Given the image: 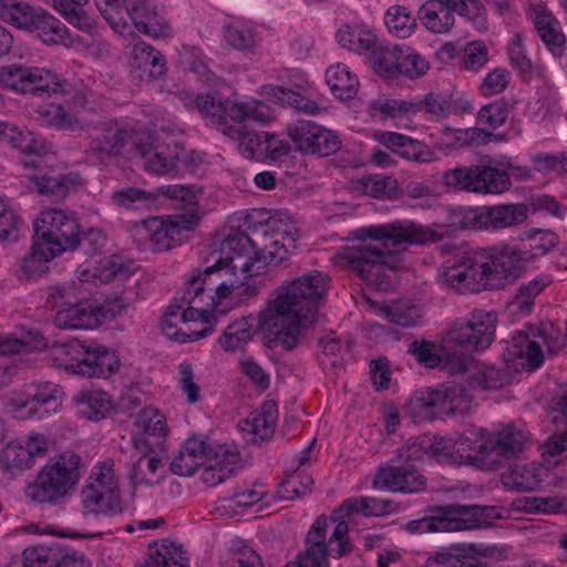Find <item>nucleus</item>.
Returning a JSON list of instances; mask_svg holds the SVG:
<instances>
[{"label": "nucleus", "instance_id": "nucleus-1", "mask_svg": "<svg viewBox=\"0 0 567 567\" xmlns=\"http://www.w3.org/2000/svg\"><path fill=\"white\" fill-rule=\"evenodd\" d=\"M328 281L327 275L312 270L282 285L258 317H244L227 326L219 339L221 348L225 351L237 350L260 330L286 350L293 349L301 327L316 321Z\"/></svg>", "mask_w": 567, "mask_h": 567}, {"label": "nucleus", "instance_id": "nucleus-2", "mask_svg": "<svg viewBox=\"0 0 567 567\" xmlns=\"http://www.w3.org/2000/svg\"><path fill=\"white\" fill-rule=\"evenodd\" d=\"M237 221L238 230L231 227L220 244L218 259L238 277L245 276V282L268 265L286 260L300 237L297 221L287 210L254 209Z\"/></svg>", "mask_w": 567, "mask_h": 567}, {"label": "nucleus", "instance_id": "nucleus-3", "mask_svg": "<svg viewBox=\"0 0 567 567\" xmlns=\"http://www.w3.org/2000/svg\"><path fill=\"white\" fill-rule=\"evenodd\" d=\"M245 284L218 258L212 266L198 270L186 282L181 297H175L167 307L162 330L178 343L197 341L212 334L217 320L214 315L223 300Z\"/></svg>", "mask_w": 567, "mask_h": 567}, {"label": "nucleus", "instance_id": "nucleus-4", "mask_svg": "<svg viewBox=\"0 0 567 567\" xmlns=\"http://www.w3.org/2000/svg\"><path fill=\"white\" fill-rule=\"evenodd\" d=\"M358 238L374 243L346 248L342 258L367 284L385 289L400 266L402 245H425L442 236L433 228L411 220H394L358 229Z\"/></svg>", "mask_w": 567, "mask_h": 567}, {"label": "nucleus", "instance_id": "nucleus-5", "mask_svg": "<svg viewBox=\"0 0 567 567\" xmlns=\"http://www.w3.org/2000/svg\"><path fill=\"white\" fill-rule=\"evenodd\" d=\"M195 107L207 124L223 135L238 142V151L248 159L265 161L266 132L247 131L244 123H267L272 117L270 107L254 97L220 99L210 94H198Z\"/></svg>", "mask_w": 567, "mask_h": 567}, {"label": "nucleus", "instance_id": "nucleus-6", "mask_svg": "<svg viewBox=\"0 0 567 567\" xmlns=\"http://www.w3.org/2000/svg\"><path fill=\"white\" fill-rule=\"evenodd\" d=\"M34 230L35 240L22 265L28 274L42 271L47 262L80 245L81 227L72 212L43 209L34 219Z\"/></svg>", "mask_w": 567, "mask_h": 567}, {"label": "nucleus", "instance_id": "nucleus-7", "mask_svg": "<svg viewBox=\"0 0 567 567\" xmlns=\"http://www.w3.org/2000/svg\"><path fill=\"white\" fill-rule=\"evenodd\" d=\"M146 137V126L137 121L107 118L93 127L85 154L97 162H106L126 155L136 156V154L145 152L142 141Z\"/></svg>", "mask_w": 567, "mask_h": 567}, {"label": "nucleus", "instance_id": "nucleus-8", "mask_svg": "<svg viewBox=\"0 0 567 567\" xmlns=\"http://www.w3.org/2000/svg\"><path fill=\"white\" fill-rule=\"evenodd\" d=\"M543 347L556 354L567 347V321L565 333L553 323L530 327L518 331L505 342L503 357L508 369L514 371L535 370L544 362Z\"/></svg>", "mask_w": 567, "mask_h": 567}, {"label": "nucleus", "instance_id": "nucleus-9", "mask_svg": "<svg viewBox=\"0 0 567 567\" xmlns=\"http://www.w3.org/2000/svg\"><path fill=\"white\" fill-rule=\"evenodd\" d=\"M80 465L81 457L74 452H65L50 460L25 487V497L38 504L60 503L79 483Z\"/></svg>", "mask_w": 567, "mask_h": 567}, {"label": "nucleus", "instance_id": "nucleus-10", "mask_svg": "<svg viewBox=\"0 0 567 567\" xmlns=\"http://www.w3.org/2000/svg\"><path fill=\"white\" fill-rule=\"evenodd\" d=\"M482 247L455 248L439 268V281L462 295L489 290Z\"/></svg>", "mask_w": 567, "mask_h": 567}, {"label": "nucleus", "instance_id": "nucleus-11", "mask_svg": "<svg viewBox=\"0 0 567 567\" xmlns=\"http://www.w3.org/2000/svg\"><path fill=\"white\" fill-rule=\"evenodd\" d=\"M199 223L195 212L167 217H150L131 227V236L141 249L166 251L182 245Z\"/></svg>", "mask_w": 567, "mask_h": 567}, {"label": "nucleus", "instance_id": "nucleus-12", "mask_svg": "<svg viewBox=\"0 0 567 567\" xmlns=\"http://www.w3.org/2000/svg\"><path fill=\"white\" fill-rule=\"evenodd\" d=\"M493 507L480 505H449L439 507L434 515L411 520L412 533H451L488 527L493 519Z\"/></svg>", "mask_w": 567, "mask_h": 567}, {"label": "nucleus", "instance_id": "nucleus-13", "mask_svg": "<svg viewBox=\"0 0 567 567\" xmlns=\"http://www.w3.org/2000/svg\"><path fill=\"white\" fill-rule=\"evenodd\" d=\"M442 181L447 188L477 195L502 194L512 185L506 171L484 164L447 169Z\"/></svg>", "mask_w": 567, "mask_h": 567}, {"label": "nucleus", "instance_id": "nucleus-14", "mask_svg": "<svg viewBox=\"0 0 567 567\" xmlns=\"http://www.w3.org/2000/svg\"><path fill=\"white\" fill-rule=\"evenodd\" d=\"M0 83L14 92L31 95H54L69 92L70 84L47 68L9 64L0 70Z\"/></svg>", "mask_w": 567, "mask_h": 567}, {"label": "nucleus", "instance_id": "nucleus-15", "mask_svg": "<svg viewBox=\"0 0 567 567\" xmlns=\"http://www.w3.org/2000/svg\"><path fill=\"white\" fill-rule=\"evenodd\" d=\"M496 317L485 310H474L454 320L446 330L444 342L464 352H482L495 336Z\"/></svg>", "mask_w": 567, "mask_h": 567}, {"label": "nucleus", "instance_id": "nucleus-16", "mask_svg": "<svg viewBox=\"0 0 567 567\" xmlns=\"http://www.w3.org/2000/svg\"><path fill=\"white\" fill-rule=\"evenodd\" d=\"M472 395L458 385H442L437 389L414 393L409 409L414 417L433 420L439 415L467 413L471 409Z\"/></svg>", "mask_w": 567, "mask_h": 567}, {"label": "nucleus", "instance_id": "nucleus-17", "mask_svg": "<svg viewBox=\"0 0 567 567\" xmlns=\"http://www.w3.org/2000/svg\"><path fill=\"white\" fill-rule=\"evenodd\" d=\"M405 446L399 450L398 458L381 464L373 477L372 486L378 491L414 494L425 489L426 477L415 466L419 458H406Z\"/></svg>", "mask_w": 567, "mask_h": 567}, {"label": "nucleus", "instance_id": "nucleus-18", "mask_svg": "<svg viewBox=\"0 0 567 567\" xmlns=\"http://www.w3.org/2000/svg\"><path fill=\"white\" fill-rule=\"evenodd\" d=\"M487 261L488 288L498 289L516 281L526 270L529 252L508 244L483 248Z\"/></svg>", "mask_w": 567, "mask_h": 567}, {"label": "nucleus", "instance_id": "nucleus-19", "mask_svg": "<svg viewBox=\"0 0 567 567\" xmlns=\"http://www.w3.org/2000/svg\"><path fill=\"white\" fill-rule=\"evenodd\" d=\"M286 133L295 148L303 154L324 157L337 153L341 146V141L334 132L311 121L290 123L286 127Z\"/></svg>", "mask_w": 567, "mask_h": 567}, {"label": "nucleus", "instance_id": "nucleus-20", "mask_svg": "<svg viewBox=\"0 0 567 567\" xmlns=\"http://www.w3.org/2000/svg\"><path fill=\"white\" fill-rule=\"evenodd\" d=\"M169 433L164 413L157 408L146 406L135 416L132 443L138 453H162Z\"/></svg>", "mask_w": 567, "mask_h": 567}, {"label": "nucleus", "instance_id": "nucleus-21", "mask_svg": "<svg viewBox=\"0 0 567 567\" xmlns=\"http://www.w3.org/2000/svg\"><path fill=\"white\" fill-rule=\"evenodd\" d=\"M71 349L81 358L75 363L65 365V371L87 378H109L118 369V359L115 352L103 346L86 347L75 343Z\"/></svg>", "mask_w": 567, "mask_h": 567}, {"label": "nucleus", "instance_id": "nucleus-22", "mask_svg": "<svg viewBox=\"0 0 567 567\" xmlns=\"http://www.w3.org/2000/svg\"><path fill=\"white\" fill-rule=\"evenodd\" d=\"M143 154L136 157L144 159L145 169L156 175L176 174L179 171L183 147L178 143L161 141L158 136L147 130V137L142 141Z\"/></svg>", "mask_w": 567, "mask_h": 567}, {"label": "nucleus", "instance_id": "nucleus-23", "mask_svg": "<svg viewBox=\"0 0 567 567\" xmlns=\"http://www.w3.org/2000/svg\"><path fill=\"white\" fill-rule=\"evenodd\" d=\"M446 365L453 373L468 372L467 381L472 389L496 390L508 382L507 372L475 362L470 355H447Z\"/></svg>", "mask_w": 567, "mask_h": 567}, {"label": "nucleus", "instance_id": "nucleus-24", "mask_svg": "<svg viewBox=\"0 0 567 567\" xmlns=\"http://www.w3.org/2000/svg\"><path fill=\"white\" fill-rule=\"evenodd\" d=\"M526 17L548 52L555 59H560L565 54L567 40L559 20L546 6L540 3L530 4Z\"/></svg>", "mask_w": 567, "mask_h": 567}, {"label": "nucleus", "instance_id": "nucleus-25", "mask_svg": "<svg viewBox=\"0 0 567 567\" xmlns=\"http://www.w3.org/2000/svg\"><path fill=\"white\" fill-rule=\"evenodd\" d=\"M526 441L525 431L513 425H507L497 433L488 432V456H478L476 460L485 467L494 470L505 461L520 454Z\"/></svg>", "mask_w": 567, "mask_h": 567}, {"label": "nucleus", "instance_id": "nucleus-26", "mask_svg": "<svg viewBox=\"0 0 567 567\" xmlns=\"http://www.w3.org/2000/svg\"><path fill=\"white\" fill-rule=\"evenodd\" d=\"M550 478V468L535 462L513 464L501 474L503 487L506 491L518 493L542 491Z\"/></svg>", "mask_w": 567, "mask_h": 567}, {"label": "nucleus", "instance_id": "nucleus-27", "mask_svg": "<svg viewBox=\"0 0 567 567\" xmlns=\"http://www.w3.org/2000/svg\"><path fill=\"white\" fill-rule=\"evenodd\" d=\"M109 318V310L96 300L70 302L56 311L54 324L61 329H95Z\"/></svg>", "mask_w": 567, "mask_h": 567}, {"label": "nucleus", "instance_id": "nucleus-28", "mask_svg": "<svg viewBox=\"0 0 567 567\" xmlns=\"http://www.w3.org/2000/svg\"><path fill=\"white\" fill-rule=\"evenodd\" d=\"M61 388L52 382H43L35 385L34 392L29 394L28 400L16 403V415L18 419L42 420L56 413L62 405Z\"/></svg>", "mask_w": 567, "mask_h": 567}, {"label": "nucleus", "instance_id": "nucleus-29", "mask_svg": "<svg viewBox=\"0 0 567 567\" xmlns=\"http://www.w3.org/2000/svg\"><path fill=\"white\" fill-rule=\"evenodd\" d=\"M381 112L394 118L416 115L419 113H425L440 118L449 115L450 107L439 94L429 93L425 97L414 101L402 99L388 100L382 104Z\"/></svg>", "mask_w": 567, "mask_h": 567}, {"label": "nucleus", "instance_id": "nucleus-30", "mask_svg": "<svg viewBox=\"0 0 567 567\" xmlns=\"http://www.w3.org/2000/svg\"><path fill=\"white\" fill-rule=\"evenodd\" d=\"M240 460V453L236 445L231 443L209 444L204 480L212 485L223 483L234 474Z\"/></svg>", "mask_w": 567, "mask_h": 567}, {"label": "nucleus", "instance_id": "nucleus-31", "mask_svg": "<svg viewBox=\"0 0 567 567\" xmlns=\"http://www.w3.org/2000/svg\"><path fill=\"white\" fill-rule=\"evenodd\" d=\"M209 443L203 435L188 437L171 463V471L179 476H192L199 467L206 466Z\"/></svg>", "mask_w": 567, "mask_h": 567}, {"label": "nucleus", "instance_id": "nucleus-32", "mask_svg": "<svg viewBox=\"0 0 567 567\" xmlns=\"http://www.w3.org/2000/svg\"><path fill=\"white\" fill-rule=\"evenodd\" d=\"M378 141L400 157L414 163L425 164L437 159L430 146L401 133L382 132L379 134Z\"/></svg>", "mask_w": 567, "mask_h": 567}, {"label": "nucleus", "instance_id": "nucleus-33", "mask_svg": "<svg viewBox=\"0 0 567 567\" xmlns=\"http://www.w3.org/2000/svg\"><path fill=\"white\" fill-rule=\"evenodd\" d=\"M126 14L133 21L134 30L137 29L147 35L158 38L171 34V28L162 22L155 8L148 0H123Z\"/></svg>", "mask_w": 567, "mask_h": 567}, {"label": "nucleus", "instance_id": "nucleus-34", "mask_svg": "<svg viewBox=\"0 0 567 567\" xmlns=\"http://www.w3.org/2000/svg\"><path fill=\"white\" fill-rule=\"evenodd\" d=\"M23 164L27 169L32 171L27 173L25 176L34 184L37 192L41 195L50 196L54 200L65 198L69 192L80 183L78 174L53 177L35 173L39 166L38 157L24 161Z\"/></svg>", "mask_w": 567, "mask_h": 567}, {"label": "nucleus", "instance_id": "nucleus-35", "mask_svg": "<svg viewBox=\"0 0 567 567\" xmlns=\"http://www.w3.org/2000/svg\"><path fill=\"white\" fill-rule=\"evenodd\" d=\"M425 455L433 456L440 463H460V456L455 454L453 439L424 436L405 445L404 456L406 458L422 461Z\"/></svg>", "mask_w": 567, "mask_h": 567}, {"label": "nucleus", "instance_id": "nucleus-36", "mask_svg": "<svg viewBox=\"0 0 567 567\" xmlns=\"http://www.w3.org/2000/svg\"><path fill=\"white\" fill-rule=\"evenodd\" d=\"M483 229L501 230L523 224L528 217L524 204H502L482 207Z\"/></svg>", "mask_w": 567, "mask_h": 567}, {"label": "nucleus", "instance_id": "nucleus-37", "mask_svg": "<svg viewBox=\"0 0 567 567\" xmlns=\"http://www.w3.org/2000/svg\"><path fill=\"white\" fill-rule=\"evenodd\" d=\"M455 454L460 456L458 464H470L482 470H489L481 464L476 457L488 456V431L472 429L454 439Z\"/></svg>", "mask_w": 567, "mask_h": 567}, {"label": "nucleus", "instance_id": "nucleus-38", "mask_svg": "<svg viewBox=\"0 0 567 567\" xmlns=\"http://www.w3.org/2000/svg\"><path fill=\"white\" fill-rule=\"evenodd\" d=\"M82 512L84 515L114 516L123 512L121 494L102 491L86 485L81 493Z\"/></svg>", "mask_w": 567, "mask_h": 567}, {"label": "nucleus", "instance_id": "nucleus-39", "mask_svg": "<svg viewBox=\"0 0 567 567\" xmlns=\"http://www.w3.org/2000/svg\"><path fill=\"white\" fill-rule=\"evenodd\" d=\"M277 410L274 404H265L261 411H255L239 426L247 441L256 444L269 439L276 427Z\"/></svg>", "mask_w": 567, "mask_h": 567}, {"label": "nucleus", "instance_id": "nucleus-40", "mask_svg": "<svg viewBox=\"0 0 567 567\" xmlns=\"http://www.w3.org/2000/svg\"><path fill=\"white\" fill-rule=\"evenodd\" d=\"M38 12L29 33L49 45H66L71 40L65 24L42 8Z\"/></svg>", "mask_w": 567, "mask_h": 567}, {"label": "nucleus", "instance_id": "nucleus-41", "mask_svg": "<svg viewBox=\"0 0 567 567\" xmlns=\"http://www.w3.org/2000/svg\"><path fill=\"white\" fill-rule=\"evenodd\" d=\"M507 54L511 65L525 80L533 78H545L547 69L544 65H534L524 44V37L520 32L512 35L507 44Z\"/></svg>", "mask_w": 567, "mask_h": 567}, {"label": "nucleus", "instance_id": "nucleus-42", "mask_svg": "<svg viewBox=\"0 0 567 567\" xmlns=\"http://www.w3.org/2000/svg\"><path fill=\"white\" fill-rule=\"evenodd\" d=\"M328 526L329 519L323 515L319 516L310 526L305 539L311 537L312 542H318L327 560H330L329 558L340 559L351 554L354 545L350 540H336L334 544L330 539L327 540Z\"/></svg>", "mask_w": 567, "mask_h": 567}, {"label": "nucleus", "instance_id": "nucleus-43", "mask_svg": "<svg viewBox=\"0 0 567 567\" xmlns=\"http://www.w3.org/2000/svg\"><path fill=\"white\" fill-rule=\"evenodd\" d=\"M370 308L380 317L393 324L414 327L422 319V311L416 306L405 300H398L390 305H378L369 301Z\"/></svg>", "mask_w": 567, "mask_h": 567}, {"label": "nucleus", "instance_id": "nucleus-44", "mask_svg": "<svg viewBox=\"0 0 567 567\" xmlns=\"http://www.w3.org/2000/svg\"><path fill=\"white\" fill-rule=\"evenodd\" d=\"M336 38L342 48L360 55H369L379 41L370 29L349 24L340 28Z\"/></svg>", "mask_w": 567, "mask_h": 567}, {"label": "nucleus", "instance_id": "nucleus-45", "mask_svg": "<svg viewBox=\"0 0 567 567\" xmlns=\"http://www.w3.org/2000/svg\"><path fill=\"white\" fill-rule=\"evenodd\" d=\"M327 84L330 91L341 101L352 100L359 89L358 76L343 63H336L326 71Z\"/></svg>", "mask_w": 567, "mask_h": 567}, {"label": "nucleus", "instance_id": "nucleus-46", "mask_svg": "<svg viewBox=\"0 0 567 567\" xmlns=\"http://www.w3.org/2000/svg\"><path fill=\"white\" fill-rule=\"evenodd\" d=\"M481 551L474 544H462L436 554L431 567H485L481 564Z\"/></svg>", "mask_w": 567, "mask_h": 567}, {"label": "nucleus", "instance_id": "nucleus-47", "mask_svg": "<svg viewBox=\"0 0 567 567\" xmlns=\"http://www.w3.org/2000/svg\"><path fill=\"white\" fill-rule=\"evenodd\" d=\"M143 567H189V558L183 547L171 542L154 544Z\"/></svg>", "mask_w": 567, "mask_h": 567}, {"label": "nucleus", "instance_id": "nucleus-48", "mask_svg": "<svg viewBox=\"0 0 567 567\" xmlns=\"http://www.w3.org/2000/svg\"><path fill=\"white\" fill-rule=\"evenodd\" d=\"M423 3L419 11L417 17L424 28L434 34H447L455 25V13L443 7H434Z\"/></svg>", "mask_w": 567, "mask_h": 567}, {"label": "nucleus", "instance_id": "nucleus-49", "mask_svg": "<svg viewBox=\"0 0 567 567\" xmlns=\"http://www.w3.org/2000/svg\"><path fill=\"white\" fill-rule=\"evenodd\" d=\"M390 506V501L364 496L350 497L343 501L339 513H343V517L347 519H354L358 515L364 517L381 516L389 512Z\"/></svg>", "mask_w": 567, "mask_h": 567}, {"label": "nucleus", "instance_id": "nucleus-50", "mask_svg": "<svg viewBox=\"0 0 567 567\" xmlns=\"http://www.w3.org/2000/svg\"><path fill=\"white\" fill-rule=\"evenodd\" d=\"M80 413L91 421L104 419L112 410L109 394L101 390H87L80 393L76 399Z\"/></svg>", "mask_w": 567, "mask_h": 567}, {"label": "nucleus", "instance_id": "nucleus-51", "mask_svg": "<svg viewBox=\"0 0 567 567\" xmlns=\"http://www.w3.org/2000/svg\"><path fill=\"white\" fill-rule=\"evenodd\" d=\"M40 7H31L25 2L17 0H0V16L11 25L27 32L32 29L35 16Z\"/></svg>", "mask_w": 567, "mask_h": 567}, {"label": "nucleus", "instance_id": "nucleus-52", "mask_svg": "<svg viewBox=\"0 0 567 567\" xmlns=\"http://www.w3.org/2000/svg\"><path fill=\"white\" fill-rule=\"evenodd\" d=\"M400 45H384L378 41L377 48H373L369 54L374 71L381 76H398L400 56Z\"/></svg>", "mask_w": 567, "mask_h": 567}, {"label": "nucleus", "instance_id": "nucleus-53", "mask_svg": "<svg viewBox=\"0 0 567 567\" xmlns=\"http://www.w3.org/2000/svg\"><path fill=\"white\" fill-rule=\"evenodd\" d=\"M158 454L141 453L130 472V480L134 487H150L157 482V471L161 466Z\"/></svg>", "mask_w": 567, "mask_h": 567}, {"label": "nucleus", "instance_id": "nucleus-54", "mask_svg": "<svg viewBox=\"0 0 567 567\" xmlns=\"http://www.w3.org/2000/svg\"><path fill=\"white\" fill-rule=\"evenodd\" d=\"M97 9L107 21L110 27L118 34L126 39H134L135 31L132 25L128 24L123 10V0H94Z\"/></svg>", "mask_w": 567, "mask_h": 567}, {"label": "nucleus", "instance_id": "nucleus-55", "mask_svg": "<svg viewBox=\"0 0 567 567\" xmlns=\"http://www.w3.org/2000/svg\"><path fill=\"white\" fill-rule=\"evenodd\" d=\"M33 466L30 453L20 442H10L0 453V471L11 476Z\"/></svg>", "mask_w": 567, "mask_h": 567}, {"label": "nucleus", "instance_id": "nucleus-56", "mask_svg": "<svg viewBox=\"0 0 567 567\" xmlns=\"http://www.w3.org/2000/svg\"><path fill=\"white\" fill-rule=\"evenodd\" d=\"M384 23L391 34L406 39L414 33L416 20L405 6H391L384 14Z\"/></svg>", "mask_w": 567, "mask_h": 567}, {"label": "nucleus", "instance_id": "nucleus-57", "mask_svg": "<svg viewBox=\"0 0 567 567\" xmlns=\"http://www.w3.org/2000/svg\"><path fill=\"white\" fill-rule=\"evenodd\" d=\"M522 239L528 241V262L547 255L559 244V236L555 231L540 228L525 231Z\"/></svg>", "mask_w": 567, "mask_h": 567}, {"label": "nucleus", "instance_id": "nucleus-58", "mask_svg": "<svg viewBox=\"0 0 567 567\" xmlns=\"http://www.w3.org/2000/svg\"><path fill=\"white\" fill-rule=\"evenodd\" d=\"M39 120L48 125L60 130L75 131L81 128V124L76 116L66 111L60 104L50 103L39 109Z\"/></svg>", "mask_w": 567, "mask_h": 567}, {"label": "nucleus", "instance_id": "nucleus-59", "mask_svg": "<svg viewBox=\"0 0 567 567\" xmlns=\"http://www.w3.org/2000/svg\"><path fill=\"white\" fill-rule=\"evenodd\" d=\"M553 282L549 274L542 272L519 287L515 295V305L522 311L529 312L536 297Z\"/></svg>", "mask_w": 567, "mask_h": 567}, {"label": "nucleus", "instance_id": "nucleus-60", "mask_svg": "<svg viewBox=\"0 0 567 567\" xmlns=\"http://www.w3.org/2000/svg\"><path fill=\"white\" fill-rule=\"evenodd\" d=\"M62 555L58 547L31 546L23 550L24 567H60Z\"/></svg>", "mask_w": 567, "mask_h": 567}, {"label": "nucleus", "instance_id": "nucleus-61", "mask_svg": "<svg viewBox=\"0 0 567 567\" xmlns=\"http://www.w3.org/2000/svg\"><path fill=\"white\" fill-rule=\"evenodd\" d=\"M54 9L62 14V17L76 29L93 34L96 30L95 23L85 14V12L78 8L79 6L71 0H53Z\"/></svg>", "mask_w": 567, "mask_h": 567}, {"label": "nucleus", "instance_id": "nucleus-62", "mask_svg": "<svg viewBox=\"0 0 567 567\" xmlns=\"http://www.w3.org/2000/svg\"><path fill=\"white\" fill-rule=\"evenodd\" d=\"M315 481L311 476L295 472L286 477L280 484L278 495L282 499L293 501L312 491Z\"/></svg>", "mask_w": 567, "mask_h": 567}, {"label": "nucleus", "instance_id": "nucleus-63", "mask_svg": "<svg viewBox=\"0 0 567 567\" xmlns=\"http://www.w3.org/2000/svg\"><path fill=\"white\" fill-rule=\"evenodd\" d=\"M272 96L282 105L293 107L307 114H318L320 106L317 102L307 99L300 93L284 86H275L271 89Z\"/></svg>", "mask_w": 567, "mask_h": 567}, {"label": "nucleus", "instance_id": "nucleus-64", "mask_svg": "<svg viewBox=\"0 0 567 567\" xmlns=\"http://www.w3.org/2000/svg\"><path fill=\"white\" fill-rule=\"evenodd\" d=\"M330 560H327L321 551L318 542L312 538L305 539V547L297 554L293 560L285 564L284 567H330Z\"/></svg>", "mask_w": 567, "mask_h": 567}]
</instances>
